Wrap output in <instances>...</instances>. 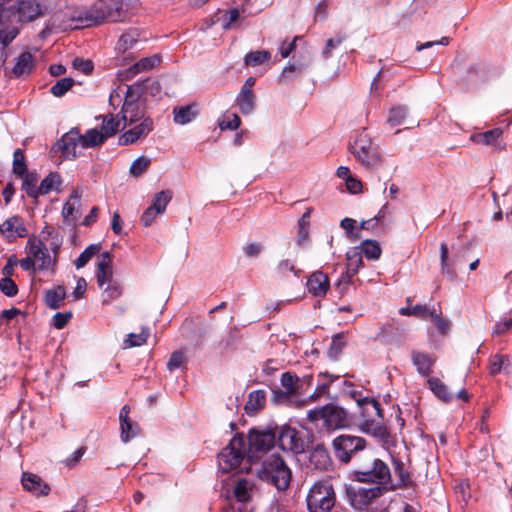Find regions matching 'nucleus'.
Here are the masks:
<instances>
[{"mask_svg":"<svg viewBox=\"0 0 512 512\" xmlns=\"http://www.w3.org/2000/svg\"><path fill=\"white\" fill-rule=\"evenodd\" d=\"M58 0H0V22L18 27L32 22L56 7Z\"/></svg>","mask_w":512,"mask_h":512,"instance_id":"obj_1","label":"nucleus"},{"mask_svg":"<svg viewBox=\"0 0 512 512\" xmlns=\"http://www.w3.org/2000/svg\"><path fill=\"white\" fill-rule=\"evenodd\" d=\"M134 15L133 0H97L88 9L86 19L94 24L124 22Z\"/></svg>","mask_w":512,"mask_h":512,"instance_id":"obj_2","label":"nucleus"},{"mask_svg":"<svg viewBox=\"0 0 512 512\" xmlns=\"http://www.w3.org/2000/svg\"><path fill=\"white\" fill-rule=\"evenodd\" d=\"M353 475L358 482L374 483L381 487L391 480V472L388 465L372 453H366L363 460L357 463Z\"/></svg>","mask_w":512,"mask_h":512,"instance_id":"obj_3","label":"nucleus"},{"mask_svg":"<svg viewBox=\"0 0 512 512\" xmlns=\"http://www.w3.org/2000/svg\"><path fill=\"white\" fill-rule=\"evenodd\" d=\"M349 151L367 170H376L382 165L383 159L378 146L364 130L357 133L354 140L350 142Z\"/></svg>","mask_w":512,"mask_h":512,"instance_id":"obj_4","label":"nucleus"},{"mask_svg":"<svg viewBox=\"0 0 512 512\" xmlns=\"http://www.w3.org/2000/svg\"><path fill=\"white\" fill-rule=\"evenodd\" d=\"M258 477L271 483L278 490H286L292 478L290 468L279 455L272 454L263 460L257 471Z\"/></svg>","mask_w":512,"mask_h":512,"instance_id":"obj_5","label":"nucleus"},{"mask_svg":"<svg viewBox=\"0 0 512 512\" xmlns=\"http://www.w3.org/2000/svg\"><path fill=\"white\" fill-rule=\"evenodd\" d=\"M309 512H330L336 503V494L329 480L315 482L306 497Z\"/></svg>","mask_w":512,"mask_h":512,"instance_id":"obj_6","label":"nucleus"},{"mask_svg":"<svg viewBox=\"0 0 512 512\" xmlns=\"http://www.w3.org/2000/svg\"><path fill=\"white\" fill-rule=\"evenodd\" d=\"M246 453L245 439L242 435H235L218 454V466L223 473L237 469L244 460Z\"/></svg>","mask_w":512,"mask_h":512,"instance_id":"obj_7","label":"nucleus"},{"mask_svg":"<svg viewBox=\"0 0 512 512\" xmlns=\"http://www.w3.org/2000/svg\"><path fill=\"white\" fill-rule=\"evenodd\" d=\"M307 418L311 422L323 420L324 426L329 430L346 427L349 423L347 412L342 407L332 403L309 410Z\"/></svg>","mask_w":512,"mask_h":512,"instance_id":"obj_8","label":"nucleus"},{"mask_svg":"<svg viewBox=\"0 0 512 512\" xmlns=\"http://www.w3.org/2000/svg\"><path fill=\"white\" fill-rule=\"evenodd\" d=\"M366 440L352 435H340L333 440L336 458L342 463H348L353 457L364 451Z\"/></svg>","mask_w":512,"mask_h":512,"instance_id":"obj_9","label":"nucleus"},{"mask_svg":"<svg viewBox=\"0 0 512 512\" xmlns=\"http://www.w3.org/2000/svg\"><path fill=\"white\" fill-rule=\"evenodd\" d=\"M26 252L27 254H31L39 271L54 269L57 262V250H54V257H52L44 242L36 236H30L28 238Z\"/></svg>","mask_w":512,"mask_h":512,"instance_id":"obj_10","label":"nucleus"},{"mask_svg":"<svg viewBox=\"0 0 512 512\" xmlns=\"http://www.w3.org/2000/svg\"><path fill=\"white\" fill-rule=\"evenodd\" d=\"M347 497L351 505L358 510L366 508L374 499L382 494V488L379 486L365 488L350 485L346 488Z\"/></svg>","mask_w":512,"mask_h":512,"instance_id":"obj_11","label":"nucleus"},{"mask_svg":"<svg viewBox=\"0 0 512 512\" xmlns=\"http://www.w3.org/2000/svg\"><path fill=\"white\" fill-rule=\"evenodd\" d=\"M279 446L286 451H291L294 454H300L307 448V441L303 433L295 428H284L278 437Z\"/></svg>","mask_w":512,"mask_h":512,"instance_id":"obj_12","label":"nucleus"},{"mask_svg":"<svg viewBox=\"0 0 512 512\" xmlns=\"http://www.w3.org/2000/svg\"><path fill=\"white\" fill-rule=\"evenodd\" d=\"M281 385L284 390H273L274 401L277 403L288 402L292 397L299 394V390L301 388L300 378L290 371L284 372L281 375Z\"/></svg>","mask_w":512,"mask_h":512,"instance_id":"obj_13","label":"nucleus"},{"mask_svg":"<svg viewBox=\"0 0 512 512\" xmlns=\"http://www.w3.org/2000/svg\"><path fill=\"white\" fill-rule=\"evenodd\" d=\"M154 129V121L151 117L144 118L142 121L133 124V127L120 135L118 142L120 145H131L138 140L145 138Z\"/></svg>","mask_w":512,"mask_h":512,"instance_id":"obj_14","label":"nucleus"},{"mask_svg":"<svg viewBox=\"0 0 512 512\" xmlns=\"http://www.w3.org/2000/svg\"><path fill=\"white\" fill-rule=\"evenodd\" d=\"M35 69L34 57L30 52H22L11 68L5 67L4 73L9 78H26Z\"/></svg>","mask_w":512,"mask_h":512,"instance_id":"obj_15","label":"nucleus"},{"mask_svg":"<svg viewBox=\"0 0 512 512\" xmlns=\"http://www.w3.org/2000/svg\"><path fill=\"white\" fill-rule=\"evenodd\" d=\"M121 113L123 128H125L126 125L132 126L133 124H136L137 122L142 121L144 118L148 117L146 116L145 104L141 102L124 100Z\"/></svg>","mask_w":512,"mask_h":512,"instance_id":"obj_16","label":"nucleus"},{"mask_svg":"<svg viewBox=\"0 0 512 512\" xmlns=\"http://www.w3.org/2000/svg\"><path fill=\"white\" fill-rule=\"evenodd\" d=\"M0 233L9 241H12L16 238L25 237L28 231L25 226L23 218L18 215H15L6 219L0 225Z\"/></svg>","mask_w":512,"mask_h":512,"instance_id":"obj_17","label":"nucleus"},{"mask_svg":"<svg viewBox=\"0 0 512 512\" xmlns=\"http://www.w3.org/2000/svg\"><path fill=\"white\" fill-rule=\"evenodd\" d=\"M62 155L66 159H75L77 157V146H82L81 134L77 128H72L69 132L65 133L61 140L57 143Z\"/></svg>","mask_w":512,"mask_h":512,"instance_id":"obj_18","label":"nucleus"},{"mask_svg":"<svg viewBox=\"0 0 512 512\" xmlns=\"http://www.w3.org/2000/svg\"><path fill=\"white\" fill-rule=\"evenodd\" d=\"M130 406L124 405L119 413V421H120V438L124 443L129 442L131 439L135 438L139 432V425L130 419Z\"/></svg>","mask_w":512,"mask_h":512,"instance_id":"obj_19","label":"nucleus"},{"mask_svg":"<svg viewBox=\"0 0 512 512\" xmlns=\"http://www.w3.org/2000/svg\"><path fill=\"white\" fill-rule=\"evenodd\" d=\"M275 442V436L271 431L251 430L248 435L249 451H267Z\"/></svg>","mask_w":512,"mask_h":512,"instance_id":"obj_20","label":"nucleus"},{"mask_svg":"<svg viewBox=\"0 0 512 512\" xmlns=\"http://www.w3.org/2000/svg\"><path fill=\"white\" fill-rule=\"evenodd\" d=\"M21 481L24 489L36 496H46L50 492V486L36 474L24 472Z\"/></svg>","mask_w":512,"mask_h":512,"instance_id":"obj_21","label":"nucleus"},{"mask_svg":"<svg viewBox=\"0 0 512 512\" xmlns=\"http://www.w3.org/2000/svg\"><path fill=\"white\" fill-rule=\"evenodd\" d=\"M111 255L109 252H103L97 263L96 278L100 288L105 284L111 283L113 280V273L111 268Z\"/></svg>","mask_w":512,"mask_h":512,"instance_id":"obj_22","label":"nucleus"},{"mask_svg":"<svg viewBox=\"0 0 512 512\" xmlns=\"http://www.w3.org/2000/svg\"><path fill=\"white\" fill-rule=\"evenodd\" d=\"M308 291L316 297L326 295L329 288V279L326 274L317 271L311 274L307 281Z\"/></svg>","mask_w":512,"mask_h":512,"instance_id":"obj_23","label":"nucleus"},{"mask_svg":"<svg viewBox=\"0 0 512 512\" xmlns=\"http://www.w3.org/2000/svg\"><path fill=\"white\" fill-rule=\"evenodd\" d=\"M199 115L198 106L195 103L178 106L173 109L174 122L179 125H186Z\"/></svg>","mask_w":512,"mask_h":512,"instance_id":"obj_24","label":"nucleus"},{"mask_svg":"<svg viewBox=\"0 0 512 512\" xmlns=\"http://www.w3.org/2000/svg\"><path fill=\"white\" fill-rule=\"evenodd\" d=\"M503 130L501 128H494L482 133H475L471 135V140L476 144L499 147V140L501 139Z\"/></svg>","mask_w":512,"mask_h":512,"instance_id":"obj_25","label":"nucleus"},{"mask_svg":"<svg viewBox=\"0 0 512 512\" xmlns=\"http://www.w3.org/2000/svg\"><path fill=\"white\" fill-rule=\"evenodd\" d=\"M356 393H353L352 396L356 399L357 404L362 409V415L364 417L373 418L377 416L378 418H382V408L378 401L370 397L364 398H356Z\"/></svg>","mask_w":512,"mask_h":512,"instance_id":"obj_26","label":"nucleus"},{"mask_svg":"<svg viewBox=\"0 0 512 512\" xmlns=\"http://www.w3.org/2000/svg\"><path fill=\"white\" fill-rule=\"evenodd\" d=\"M254 483L246 478H239L233 487V496L238 502L246 503L252 497Z\"/></svg>","mask_w":512,"mask_h":512,"instance_id":"obj_27","label":"nucleus"},{"mask_svg":"<svg viewBox=\"0 0 512 512\" xmlns=\"http://www.w3.org/2000/svg\"><path fill=\"white\" fill-rule=\"evenodd\" d=\"M236 104L242 114L249 115L253 113L256 107V95L254 91L241 89L236 98Z\"/></svg>","mask_w":512,"mask_h":512,"instance_id":"obj_28","label":"nucleus"},{"mask_svg":"<svg viewBox=\"0 0 512 512\" xmlns=\"http://www.w3.org/2000/svg\"><path fill=\"white\" fill-rule=\"evenodd\" d=\"M412 362L417 367V371L424 376H428L432 372V366L435 358L431 354L413 351L411 354Z\"/></svg>","mask_w":512,"mask_h":512,"instance_id":"obj_29","label":"nucleus"},{"mask_svg":"<svg viewBox=\"0 0 512 512\" xmlns=\"http://www.w3.org/2000/svg\"><path fill=\"white\" fill-rule=\"evenodd\" d=\"M62 178L58 172H50L39 184L38 197L47 195L52 191L59 192Z\"/></svg>","mask_w":512,"mask_h":512,"instance_id":"obj_30","label":"nucleus"},{"mask_svg":"<svg viewBox=\"0 0 512 512\" xmlns=\"http://www.w3.org/2000/svg\"><path fill=\"white\" fill-rule=\"evenodd\" d=\"M309 459L315 468L319 470H326L331 464L330 456L322 445H317L311 451Z\"/></svg>","mask_w":512,"mask_h":512,"instance_id":"obj_31","label":"nucleus"},{"mask_svg":"<svg viewBox=\"0 0 512 512\" xmlns=\"http://www.w3.org/2000/svg\"><path fill=\"white\" fill-rule=\"evenodd\" d=\"M66 298V291L62 285L47 290L44 295V302L50 309H58Z\"/></svg>","mask_w":512,"mask_h":512,"instance_id":"obj_32","label":"nucleus"},{"mask_svg":"<svg viewBox=\"0 0 512 512\" xmlns=\"http://www.w3.org/2000/svg\"><path fill=\"white\" fill-rule=\"evenodd\" d=\"M22 178V190L26 192V194L33 199L38 198V181L39 174L34 170L30 172H26Z\"/></svg>","mask_w":512,"mask_h":512,"instance_id":"obj_33","label":"nucleus"},{"mask_svg":"<svg viewBox=\"0 0 512 512\" xmlns=\"http://www.w3.org/2000/svg\"><path fill=\"white\" fill-rule=\"evenodd\" d=\"M149 84L150 79L147 78L141 82L128 85L124 100L132 102H141L142 97L148 92L147 85Z\"/></svg>","mask_w":512,"mask_h":512,"instance_id":"obj_34","label":"nucleus"},{"mask_svg":"<svg viewBox=\"0 0 512 512\" xmlns=\"http://www.w3.org/2000/svg\"><path fill=\"white\" fill-rule=\"evenodd\" d=\"M149 84L150 79L147 78L141 82L128 85L124 100L132 102H141L142 97L148 92L147 85Z\"/></svg>","mask_w":512,"mask_h":512,"instance_id":"obj_35","label":"nucleus"},{"mask_svg":"<svg viewBox=\"0 0 512 512\" xmlns=\"http://www.w3.org/2000/svg\"><path fill=\"white\" fill-rule=\"evenodd\" d=\"M80 194L77 190H74L69 200L64 204L62 209L63 217L68 221H75L79 216L77 206L79 205Z\"/></svg>","mask_w":512,"mask_h":512,"instance_id":"obj_36","label":"nucleus"},{"mask_svg":"<svg viewBox=\"0 0 512 512\" xmlns=\"http://www.w3.org/2000/svg\"><path fill=\"white\" fill-rule=\"evenodd\" d=\"M160 61H161L160 56H158L156 54L152 55L150 57L142 58L138 62H136L134 65H132L128 69L127 73L131 77L135 76L139 72L149 70V69L155 67L156 65H158L160 63Z\"/></svg>","mask_w":512,"mask_h":512,"instance_id":"obj_37","label":"nucleus"},{"mask_svg":"<svg viewBox=\"0 0 512 512\" xmlns=\"http://www.w3.org/2000/svg\"><path fill=\"white\" fill-rule=\"evenodd\" d=\"M83 148H94L102 145L107 139L105 135L97 129H89L84 135H81Z\"/></svg>","mask_w":512,"mask_h":512,"instance_id":"obj_38","label":"nucleus"},{"mask_svg":"<svg viewBox=\"0 0 512 512\" xmlns=\"http://www.w3.org/2000/svg\"><path fill=\"white\" fill-rule=\"evenodd\" d=\"M428 385L431 391L434 393L436 397H438L443 402H450L453 398L452 394L448 392L446 385L436 377H431L428 379Z\"/></svg>","mask_w":512,"mask_h":512,"instance_id":"obj_39","label":"nucleus"},{"mask_svg":"<svg viewBox=\"0 0 512 512\" xmlns=\"http://www.w3.org/2000/svg\"><path fill=\"white\" fill-rule=\"evenodd\" d=\"M266 402V395L263 390L252 391L248 396V401L245 405L247 413L256 412L263 408Z\"/></svg>","mask_w":512,"mask_h":512,"instance_id":"obj_40","label":"nucleus"},{"mask_svg":"<svg viewBox=\"0 0 512 512\" xmlns=\"http://www.w3.org/2000/svg\"><path fill=\"white\" fill-rule=\"evenodd\" d=\"M120 129H124L122 119L119 120L112 114L104 117L101 132L105 135L106 139L115 135Z\"/></svg>","mask_w":512,"mask_h":512,"instance_id":"obj_41","label":"nucleus"},{"mask_svg":"<svg viewBox=\"0 0 512 512\" xmlns=\"http://www.w3.org/2000/svg\"><path fill=\"white\" fill-rule=\"evenodd\" d=\"M346 260V269L350 274L356 275L363 265L361 251H359L358 247L352 248L346 253Z\"/></svg>","mask_w":512,"mask_h":512,"instance_id":"obj_42","label":"nucleus"},{"mask_svg":"<svg viewBox=\"0 0 512 512\" xmlns=\"http://www.w3.org/2000/svg\"><path fill=\"white\" fill-rule=\"evenodd\" d=\"M358 249L361 251V255L364 254L366 258L371 260L379 259L382 252L379 243L371 239L362 241Z\"/></svg>","mask_w":512,"mask_h":512,"instance_id":"obj_43","label":"nucleus"},{"mask_svg":"<svg viewBox=\"0 0 512 512\" xmlns=\"http://www.w3.org/2000/svg\"><path fill=\"white\" fill-rule=\"evenodd\" d=\"M101 250L100 244L89 245L80 256L74 260V265L77 269L83 268L95 255Z\"/></svg>","mask_w":512,"mask_h":512,"instance_id":"obj_44","label":"nucleus"},{"mask_svg":"<svg viewBox=\"0 0 512 512\" xmlns=\"http://www.w3.org/2000/svg\"><path fill=\"white\" fill-rule=\"evenodd\" d=\"M271 58V54L266 50L254 51L246 54L244 58L245 66H259Z\"/></svg>","mask_w":512,"mask_h":512,"instance_id":"obj_45","label":"nucleus"},{"mask_svg":"<svg viewBox=\"0 0 512 512\" xmlns=\"http://www.w3.org/2000/svg\"><path fill=\"white\" fill-rule=\"evenodd\" d=\"M139 32L136 29L123 33L118 41V49L122 52L133 47L139 40Z\"/></svg>","mask_w":512,"mask_h":512,"instance_id":"obj_46","label":"nucleus"},{"mask_svg":"<svg viewBox=\"0 0 512 512\" xmlns=\"http://www.w3.org/2000/svg\"><path fill=\"white\" fill-rule=\"evenodd\" d=\"M172 196L173 194L171 190H162L155 194L151 206L160 213H164L168 203L172 199Z\"/></svg>","mask_w":512,"mask_h":512,"instance_id":"obj_47","label":"nucleus"},{"mask_svg":"<svg viewBox=\"0 0 512 512\" xmlns=\"http://www.w3.org/2000/svg\"><path fill=\"white\" fill-rule=\"evenodd\" d=\"M305 68L306 65L304 64H289L282 70L279 76V81L282 83H288L300 75L305 70Z\"/></svg>","mask_w":512,"mask_h":512,"instance_id":"obj_48","label":"nucleus"},{"mask_svg":"<svg viewBox=\"0 0 512 512\" xmlns=\"http://www.w3.org/2000/svg\"><path fill=\"white\" fill-rule=\"evenodd\" d=\"M13 173L18 177H23L26 174L27 165L24 153L21 149H16L13 153Z\"/></svg>","mask_w":512,"mask_h":512,"instance_id":"obj_49","label":"nucleus"},{"mask_svg":"<svg viewBox=\"0 0 512 512\" xmlns=\"http://www.w3.org/2000/svg\"><path fill=\"white\" fill-rule=\"evenodd\" d=\"M148 337L149 331L147 329H142L140 333H130L124 340V347L131 348L141 346L146 343Z\"/></svg>","mask_w":512,"mask_h":512,"instance_id":"obj_50","label":"nucleus"},{"mask_svg":"<svg viewBox=\"0 0 512 512\" xmlns=\"http://www.w3.org/2000/svg\"><path fill=\"white\" fill-rule=\"evenodd\" d=\"M103 289V303H109L110 301L117 299L122 294V287L120 284L116 281H112L111 283H108L107 286Z\"/></svg>","mask_w":512,"mask_h":512,"instance_id":"obj_51","label":"nucleus"},{"mask_svg":"<svg viewBox=\"0 0 512 512\" xmlns=\"http://www.w3.org/2000/svg\"><path fill=\"white\" fill-rule=\"evenodd\" d=\"M407 115V109L404 106H396L391 108L387 122L391 126H398L402 124Z\"/></svg>","mask_w":512,"mask_h":512,"instance_id":"obj_52","label":"nucleus"},{"mask_svg":"<svg viewBox=\"0 0 512 512\" xmlns=\"http://www.w3.org/2000/svg\"><path fill=\"white\" fill-rule=\"evenodd\" d=\"M150 163L149 158L140 156L132 162L130 173L135 177H139L149 168Z\"/></svg>","mask_w":512,"mask_h":512,"instance_id":"obj_53","label":"nucleus"},{"mask_svg":"<svg viewBox=\"0 0 512 512\" xmlns=\"http://www.w3.org/2000/svg\"><path fill=\"white\" fill-rule=\"evenodd\" d=\"M440 260H441V271L443 274H446L451 279L456 276L455 270L448 263V247L445 243H441L440 245Z\"/></svg>","mask_w":512,"mask_h":512,"instance_id":"obj_54","label":"nucleus"},{"mask_svg":"<svg viewBox=\"0 0 512 512\" xmlns=\"http://www.w3.org/2000/svg\"><path fill=\"white\" fill-rule=\"evenodd\" d=\"M74 84L72 78H62L58 80L50 89L51 93L56 97L63 96Z\"/></svg>","mask_w":512,"mask_h":512,"instance_id":"obj_55","label":"nucleus"},{"mask_svg":"<svg viewBox=\"0 0 512 512\" xmlns=\"http://www.w3.org/2000/svg\"><path fill=\"white\" fill-rule=\"evenodd\" d=\"M346 346V341L344 339V334L339 333L333 336L332 342L329 348V355L333 358H337L343 351V348Z\"/></svg>","mask_w":512,"mask_h":512,"instance_id":"obj_56","label":"nucleus"},{"mask_svg":"<svg viewBox=\"0 0 512 512\" xmlns=\"http://www.w3.org/2000/svg\"><path fill=\"white\" fill-rule=\"evenodd\" d=\"M345 39L346 35L344 33H338L334 38L328 39L322 51L323 57L328 59L331 56L332 50L340 46Z\"/></svg>","mask_w":512,"mask_h":512,"instance_id":"obj_57","label":"nucleus"},{"mask_svg":"<svg viewBox=\"0 0 512 512\" xmlns=\"http://www.w3.org/2000/svg\"><path fill=\"white\" fill-rule=\"evenodd\" d=\"M509 358L506 355L495 354L491 357L489 362V371L491 375H496L501 372Z\"/></svg>","mask_w":512,"mask_h":512,"instance_id":"obj_58","label":"nucleus"},{"mask_svg":"<svg viewBox=\"0 0 512 512\" xmlns=\"http://www.w3.org/2000/svg\"><path fill=\"white\" fill-rule=\"evenodd\" d=\"M0 290L7 297H13L18 293L16 283L9 277H4L0 280Z\"/></svg>","mask_w":512,"mask_h":512,"instance_id":"obj_59","label":"nucleus"},{"mask_svg":"<svg viewBox=\"0 0 512 512\" xmlns=\"http://www.w3.org/2000/svg\"><path fill=\"white\" fill-rule=\"evenodd\" d=\"M241 124L240 117L233 113L226 119L220 120L218 126L221 130H236Z\"/></svg>","mask_w":512,"mask_h":512,"instance_id":"obj_60","label":"nucleus"},{"mask_svg":"<svg viewBox=\"0 0 512 512\" xmlns=\"http://www.w3.org/2000/svg\"><path fill=\"white\" fill-rule=\"evenodd\" d=\"M72 66L74 69L84 73L89 74L93 70V62L89 59H83V58H75L72 61Z\"/></svg>","mask_w":512,"mask_h":512,"instance_id":"obj_61","label":"nucleus"},{"mask_svg":"<svg viewBox=\"0 0 512 512\" xmlns=\"http://www.w3.org/2000/svg\"><path fill=\"white\" fill-rule=\"evenodd\" d=\"M277 273L280 276H286L288 272H293L296 277L299 275V270H296L295 265L288 259L281 260L277 267H276Z\"/></svg>","mask_w":512,"mask_h":512,"instance_id":"obj_62","label":"nucleus"},{"mask_svg":"<svg viewBox=\"0 0 512 512\" xmlns=\"http://www.w3.org/2000/svg\"><path fill=\"white\" fill-rule=\"evenodd\" d=\"M185 362V355L181 351H175L171 354L167 363V368L170 371L180 368Z\"/></svg>","mask_w":512,"mask_h":512,"instance_id":"obj_63","label":"nucleus"},{"mask_svg":"<svg viewBox=\"0 0 512 512\" xmlns=\"http://www.w3.org/2000/svg\"><path fill=\"white\" fill-rule=\"evenodd\" d=\"M161 213L156 210V209H153V207L150 205L142 214L141 218H140V222L143 224V226L147 227V226H150L154 220L156 219V217L158 215H160Z\"/></svg>","mask_w":512,"mask_h":512,"instance_id":"obj_64","label":"nucleus"}]
</instances>
